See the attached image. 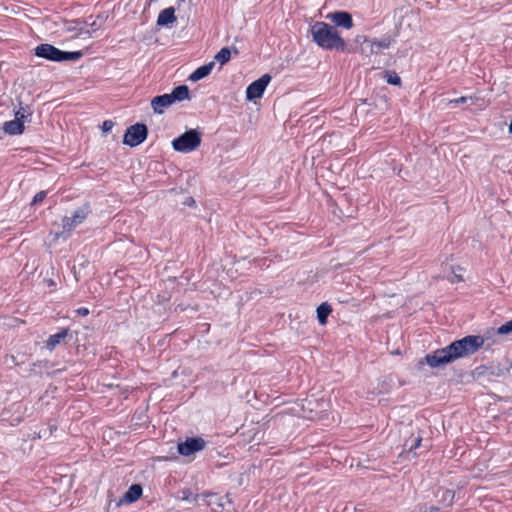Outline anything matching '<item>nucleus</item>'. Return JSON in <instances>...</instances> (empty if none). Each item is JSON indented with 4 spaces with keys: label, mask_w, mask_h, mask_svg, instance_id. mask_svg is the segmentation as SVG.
<instances>
[{
    "label": "nucleus",
    "mask_w": 512,
    "mask_h": 512,
    "mask_svg": "<svg viewBox=\"0 0 512 512\" xmlns=\"http://www.w3.org/2000/svg\"><path fill=\"white\" fill-rule=\"evenodd\" d=\"M484 344V338L480 335H467L461 339L455 340L448 346L437 349L433 353L427 354L419 361V365L424 363L432 368L443 367L459 358L467 357L477 352Z\"/></svg>",
    "instance_id": "f257e3e1"
},
{
    "label": "nucleus",
    "mask_w": 512,
    "mask_h": 512,
    "mask_svg": "<svg viewBox=\"0 0 512 512\" xmlns=\"http://www.w3.org/2000/svg\"><path fill=\"white\" fill-rule=\"evenodd\" d=\"M309 33L312 41L324 50H335L337 52H351L346 41L341 37L337 28L326 22L316 21L310 28Z\"/></svg>",
    "instance_id": "f03ea898"
},
{
    "label": "nucleus",
    "mask_w": 512,
    "mask_h": 512,
    "mask_svg": "<svg viewBox=\"0 0 512 512\" xmlns=\"http://www.w3.org/2000/svg\"><path fill=\"white\" fill-rule=\"evenodd\" d=\"M34 55L51 62H75L84 55L82 51H63L49 43L39 44L34 48Z\"/></svg>",
    "instance_id": "7ed1b4c3"
},
{
    "label": "nucleus",
    "mask_w": 512,
    "mask_h": 512,
    "mask_svg": "<svg viewBox=\"0 0 512 512\" xmlns=\"http://www.w3.org/2000/svg\"><path fill=\"white\" fill-rule=\"evenodd\" d=\"M190 100V90L185 84L174 87L171 93L157 95L151 100V107L155 114H162L164 109L176 102Z\"/></svg>",
    "instance_id": "20e7f679"
},
{
    "label": "nucleus",
    "mask_w": 512,
    "mask_h": 512,
    "mask_svg": "<svg viewBox=\"0 0 512 512\" xmlns=\"http://www.w3.org/2000/svg\"><path fill=\"white\" fill-rule=\"evenodd\" d=\"M202 141V133L197 129H189L172 140L175 151L189 153L196 150Z\"/></svg>",
    "instance_id": "39448f33"
},
{
    "label": "nucleus",
    "mask_w": 512,
    "mask_h": 512,
    "mask_svg": "<svg viewBox=\"0 0 512 512\" xmlns=\"http://www.w3.org/2000/svg\"><path fill=\"white\" fill-rule=\"evenodd\" d=\"M148 137V128L144 123H136L128 127L123 136V144L136 147L142 144Z\"/></svg>",
    "instance_id": "423d86ee"
},
{
    "label": "nucleus",
    "mask_w": 512,
    "mask_h": 512,
    "mask_svg": "<svg viewBox=\"0 0 512 512\" xmlns=\"http://www.w3.org/2000/svg\"><path fill=\"white\" fill-rule=\"evenodd\" d=\"M91 213V208L88 203H85L83 206L76 209L70 217L65 216L62 219V233H67L70 235V233L81 223L84 222V220L87 218V216Z\"/></svg>",
    "instance_id": "0eeeda50"
},
{
    "label": "nucleus",
    "mask_w": 512,
    "mask_h": 512,
    "mask_svg": "<svg viewBox=\"0 0 512 512\" xmlns=\"http://www.w3.org/2000/svg\"><path fill=\"white\" fill-rule=\"evenodd\" d=\"M271 79L272 77L270 74H264L257 80L250 83L246 88V99L249 101H253L261 98Z\"/></svg>",
    "instance_id": "6e6552de"
},
{
    "label": "nucleus",
    "mask_w": 512,
    "mask_h": 512,
    "mask_svg": "<svg viewBox=\"0 0 512 512\" xmlns=\"http://www.w3.org/2000/svg\"><path fill=\"white\" fill-rule=\"evenodd\" d=\"M205 446L206 441L202 437H190L178 444V453L182 456H190L203 450Z\"/></svg>",
    "instance_id": "1a4fd4ad"
},
{
    "label": "nucleus",
    "mask_w": 512,
    "mask_h": 512,
    "mask_svg": "<svg viewBox=\"0 0 512 512\" xmlns=\"http://www.w3.org/2000/svg\"><path fill=\"white\" fill-rule=\"evenodd\" d=\"M327 18L331 20L335 27L351 29L354 26L352 15L348 11H335L329 13Z\"/></svg>",
    "instance_id": "9d476101"
},
{
    "label": "nucleus",
    "mask_w": 512,
    "mask_h": 512,
    "mask_svg": "<svg viewBox=\"0 0 512 512\" xmlns=\"http://www.w3.org/2000/svg\"><path fill=\"white\" fill-rule=\"evenodd\" d=\"M434 496L436 498L437 504H439L443 509H446L453 505L455 492L451 489L438 487L434 492Z\"/></svg>",
    "instance_id": "9b49d317"
},
{
    "label": "nucleus",
    "mask_w": 512,
    "mask_h": 512,
    "mask_svg": "<svg viewBox=\"0 0 512 512\" xmlns=\"http://www.w3.org/2000/svg\"><path fill=\"white\" fill-rule=\"evenodd\" d=\"M143 488L141 484L135 483L132 484L128 490L124 493V495L119 499V501L116 503V507H119L120 505L127 503L131 504L139 500L142 496Z\"/></svg>",
    "instance_id": "f8f14e48"
},
{
    "label": "nucleus",
    "mask_w": 512,
    "mask_h": 512,
    "mask_svg": "<svg viewBox=\"0 0 512 512\" xmlns=\"http://www.w3.org/2000/svg\"><path fill=\"white\" fill-rule=\"evenodd\" d=\"M177 21V17L175 15V8L173 6L167 7L160 11L156 24L160 27H167L172 25Z\"/></svg>",
    "instance_id": "ddd939ff"
},
{
    "label": "nucleus",
    "mask_w": 512,
    "mask_h": 512,
    "mask_svg": "<svg viewBox=\"0 0 512 512\" xmlns=\"http://www.w3.org/2000/svg\"><path fill=\"white\" fill-rule=\"evenodd\" d=\"M214 65H215V62L211 61L207 64H204V65L198 67L189 75L188 80H190L192 82H197V81L204 79L205 77L210 75Z\"/></svg>",
    "instance_id": "4468645a"
},
{
    "label": "nucleus",
    "mask_w": 512,
    "mask_h": 512,
    "mask_svg": "<svg viewBox=\"0 0 512 512\" xmlns=\"http://www.w3.org/2000/svg\"><path fill=\"white\" fill-rule=\"evenodd\" d=\"M2 129L5 134L15 136L21 135L25 130V126L21 121H19V119H14L4 122Z\"/></svg>",
    "instance_id": "2eb2a0df"
},
{
    "label": "nucleus",
    "mask_w": 512,
    "mask_h": 512,
    "mask_svg": "<svg viewBox=\"0 0 512 512\" xmlns=\"http://www.w3.org/2000/svg\"><path fill=\"white\" fill-rule=\"evenodd\" d=\"M407 433L409 434V436H405L404 438L402 454H406L407 456L411 454L415 458L421 455L422 451H420L419 453L414 452V427L410 426V429L409 431H407Z\"/></svg>",
    "instance_id": "dca6fc26"
},
{
    "label": "nucleus",
    "mask_w": 512,
    "mask_h": 512,
    "mask_svg": "<svg viewBox=\"0 0 512 512\" xmlns=\"http://www.w3.org/2000/svg\"><path fill=\"white\" fill-rule=\"evenodd\" d=\"M395 40L390 35H384L381 39L370 41V54L378 53L380 49H387Z\"/></svg>",
    "instance_id": "f3484780"
},
{
    "label": "nucleus",
    "mask_w": 512,
    "mask_h": 512,
    "mask_svg": "<svg viewBox=\"0 0 512 512\" xmlns=\"http://www.w3.org/2000/svg\"><path fill=\"white\" fill-rule=\"evenodd\" d=\"M68 334H69V329L68 328H62L57 333H55L53 335H50L48 337L47 341H46V347L49 350L55 349V347L57 345H59V344H61L62 342L65 341V339L68 336Z\"/></svg>",
    "instance_id": "a211bd4d"
},
{
    "label": "nucleus",
    "mask_w": 512,
    "mask_h": 512,
    "mask_svg": "<svg viewBox=\"0 0 512 512\" xmlns=\"http://www.w3.org/2000/svg\"><path fill=\"white\" fill-rule=\"evenodd\" d=\"M431 440L426 439L425 443H423V436L421 430L418 427H414V452H417V449L423 448L422 453L428 452L431 448Z\"/></svg>",
    "instance_id": "6ab92c4d"
},
{
    "label": "nucleus",
    "mask_w": 512,
    "mask_h": 512,
    "mask_svg": "<svg viewBox=\"0 0 512 512\" xmlns=\"http://www.w3.org/2000/svg\"><path fill=\"white\" fill-rule=\"evenodd\" d=\"M332 313V307L327 302L321 303L317 309V320L320 325H325L328 321V316Z\"/></svg>",
    "instance_id": "aec40b11"
},
{
    "label": "nucleus",
    "mask_w": 512,
    "mask_h": 512,
    "mask_svg": "<svg viewBox=\"0 0 512 512\" xmlns=\"http://www.w3.org/2000/svg\"><path fill=\"white\" fill-rule=\"evenodd\" d=\"M181 499L188 502H196L199 498L203 499L204 501L210 497L213 496V493L210 492H204L202 494H194L190 489H183L181 491Z\"/></svg>",
    "instance_id": "412c9836"
},
{
    "label": "nucleus",
    "mask_w": 512,
    "mask_h": 512,
    "mask_svg": "<svg viewBox=\"0 0 512 512\" xmlns=\"http://www.w3.org/2000/svg\"><path fill=\"white\" fill-rule=\"evenodd\" d=\"M33 111L29 105L20 106L19 110L15 112V119H19L23 124L25 122H30L32 118Z\"/></svg>",
    "instance_id": "4be33fe9"
},
{
    "label": "nucleus",
    "mask_w": 512,
    "mask_h": 512,
    "mask_svg": "<svg viewBox=\"0 0 512 512\" xmlns=\"http://www.w3.org/2000/svg\"><path fill=\"white\" fill-rule=\"evenodd\" d=\"M231 53L232 51L229 47H223L216 53L214 59L221 65H224L230 61Z\"/></svg>",
    "instance_id": "5701e85b"
},
{
    "label": "nucleus",
    "mask_w": 512,
    "mask_h": 512,
    "mask_svg": "<svg viewBox=\"0 0 512 512\" xmlns=\"http://www.w3.org/2000/svg\"><path fill=\"white\" fill-rule=\"evenodd\" d=\"M386 82L393 86H401L402 80L395 71H385Z\"/></svg>",
    "instance_id": "b1692460"
},
{
    "label": "nucleus",
    "mask_w": 512,
    "mask_h": 512,
    "mask_svg": "<svg viewBox=\"0 0 512 512\" xmlns=\"http://www.w3.org/2000/svg\"><path fill=\"white\" fill-rule=\"evenodd\" d=\"M510 333H512V319L510 321H507L497 329V334L499 335H507Z\"/></svg>",
    "instance_id": "393cba45"
},
{
    "label": "nucleus",
    "mask_w": 512,
    "mask_h": 512,
    "mask_svg": "<svg viewBox=\"0 0 512 512\" xmlns=\"http://www.w3.org/2000/svg\"><path fill=\"white\" fill-rule=\"evenodd\" d=\"M46 196H47V192L46 191H44V190L39 191L34 196L32 202H31V205H36V204L41 203L46 198Z\"/></svg>",
    "instance_id": "a878e982"
},
{
    "label": "nucleus",
    "mask_w": 512,
    "mask_h": 512,
    "mask_svg": "<svg viewBox=\"0 0 512 512\" xmlns=\"http://www.w3.org/2000/svg\"><path fill=\"white\" fill-rule=\"evenodd\" d=\"M411 512H428V504L418 503L412 508Z\"/></svg>",
    "instance_id": "bb28decb"
},
{
    "label": "nucleus",
    "mask_w": 512,
    "mask_h": 512,
    "mask_svg": "<svg viewBox=\"0 0 512 512\" xmlns=\"http://www.w3.org/2000/svg\"><path fill=\"white\" fill-rule=\"evenodd\" d=\"M114 126V122L112 120H105L102 124V131L104 133L109 132L112 130Z\"/></svg>",
    "instance_id": "cd10ccee"
},
{
    "label": "nucleus",
    "mask_w": 512,
    "mask_h": 512,
    "mask_svg": "<svg viewBox=\"0 0 512 512\" xmlns=\"http://www.w3.org/2000/svg\"><path fill=\"white\" fill-rule=\"evenodd\" d=\"M371 40L368 39V37L366 35H357L355 37V42L357 44H364L366 42H369L370 43Z\"/></svg>",
    "instance_id": "c85d7f7f"
},
{
    "label": "nucleus",
    "mask_w": 512,
    "mask_h": 512,
    "mask_svg": "<svg viewBox=\"0 0 512 512\" xmlns=\"http://www.w3.org/2000/svg\"><path fill=\"white\" fill-rule=\"evenodd\" d=\"M443 508L439 505H428V512H441Z\"/></svg>",
    "instance_id": "c756f323"
},
{
    "label": "nucleus",
    "mask_w": 512,
    "mask_h": 512,
    "mask_svg": "<svg viewBox=\"0 0 512 512\" xmlns=\"http://www.w3.org/2000/svg\"><path fill=\"white\" fill-rule=\"evenodd\" d=\"M76 312L78 315L87 316L89 314V309L86 307H80L76 310Z\"/></svg>",
    "instance_id": "7c9ffc66"
},
{
    "label": "nucleus",
    "mask_w": 512,
    "mask_h": 512,
    "mask_svg": "<svg viewBox=\"0 0 512 512\" xmlns=\"http://www.w3.org/2000/svg\"><path fill=\"white\" fill-rule=\"evenodd\" d=\"M466 101H467V98L462 96V97H460L458 99H455L453 102H455V103H465Z\"/></svg>",
    "instance_id": "2f4dec72"
},
{
    "label": "nucleus",
    "mask_w": 512,
    "mask_h": 512,
    "mask_svg": "<svg viewBox=\"0 0 512 512\" xmlns=\"http://www.w3.org/2000/svg\"><path fill=\"white\" fill-rule=\"evenodd\" d=\"M56 429H57V427H56V426L51 425V426L49 427V433H48V435H51V434L53 433V431H54V430H56Z\"/></svg>",
    "instance_id": "473e14b6"
},
{
    "label": "nucleus",
    "mask_w": 512,
    "mask_h": 512,
    "mask_svg": "<svg viewBox=\"0 0 512 512\" xmlns=\"http://www.w3.org/2000/svg\"><path fill=\"white\" fill-rule=\"evenodd\" d=\"M46 434H47V429H45V430L43 431V436H45ZM41 437H42V434H41V433H39L38 438H41Z\"/></svg>",
    "instance_id": "72a5a7b5"
},
{
    "label": "nucleus",
    "mask_w": 512,
    "mask_h": 512,
    "mask_svg": "<svg viewBox=\"0 0 512 512\" xmlns=\"http://www.w3.org/2000/svg\"><path fill=\"white\" fill-rule=\"evenodd\" d=\"M509 132L512 134V119H511V122H510V125H509Z\"/></svg>",
    "instance_id": "f704fd0d"
},
{
    "label": "nucleus",
    "mask_w": 512,
    "mask_h": 512,
    "mask_svg": "<svg viewBox=\"0 0 512 512\" xmlns=\"http://www.w3.org/2000/svg\"><path fill=\"white\" fill-rule=\"evenodd\" d=\"M191 203H195L193 198H189L188 204L190 205Z\"/></svg>",
    "instance_id": "c9c22d12"
},
{
    "label": "nucleus",
    "mask_w": 512,
    "mask_h": 512,
    "mask_svg": "<svg viewBox=\"0 0 512 512\" xmlns=\"http://www.w3.org/2000/svg\"><path fill=\"white\" fill-rule=\"evenodd\" d=\"M233 51H234L235 54H238V50H237L236 47H233Z\"/></svg>",
    "instance_id": "e433bc0d"
},
{
    "label": "nucleus",
    "mask_w": 512,
    "mask_h": 512,
    "mask_svg": "<svg viewBox=\"0 0 512 512\" xmlns=\"http://www.w3.org/2000/svg\"><path fill=\"white\" fill-rule=\"evenodd\" d=\"M455 277L458 279V281H461V280H462V277H461V276H457V275H455Z\"/></svg>",
    "instance_id": "4c0bfd02"
}]
</instances>
